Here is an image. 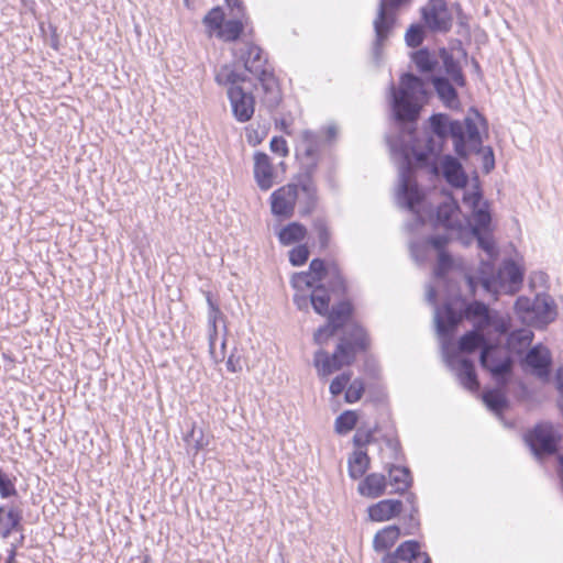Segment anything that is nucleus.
<instances>
[{
	"label": "nucleus",
	"instance_id": "1",
	"mask_svg": "<svg viewBox=\"0 0 563 563\" xmlns=\"http://www.w3.org/2000/svg\"><path fill=\"white\" fill-rule=\"evenodd\" d=\"M429 122L431 132H424L420 137L412 140L411 146H398L396 141L389 142L393 154L400 155V162L406 151L411 164L413 158L419 166L428 165L431 157L442 151L449 136L453 139L454 150L461 157H465L468 151H479L482 146L479 124L485 123L479 113L475 112L473 117H466L464 122L450 120L446 114L438 113L433 114Z\"/></svg>",
	"mask_w": 563,
	"mask_h": 563
},
{
	"label": "nucleus",
	"instance_id": "2",
	"mask_svg": "<svg viewBox=\"0 0 563 563\" xmlns=\"http://www.w3.org/2000/svg\"><path fill=\"white\" fill-rule=\"evenodd\" d=\"M462 201L471 211V220L462 221L457 203L448 199L437 209V223L448 230L445 235L450 239H476L478 247L487 254L489 260L494 258L497 255V249L493 236L489 203L483 198L477 180L464 190Z\"/></svg>",
	"mask_w": 563,
	"mask_h": 563
},
{
	"label": "nucleus",
	"instance_id": "3",
	"mask_svg": "<svg viewBox=\"0 0 563 563\" xmlns=\"http://www.w3.org/2000/svg\"><path fill=\"white\" fill-rule=\"evenodd\" d=\"M351 313V303L346 301L338 303L330 311L328 323L319 328L313 335L314 343L323 345L340 328L344 327L343 336L332 355L322 349L314 353L313 365L320 377H328L343 366L351 365L356 354L368 346V338L364 329L357 324L347 323Z\"/></svg>",
	"mask_w": 563,
	"mask_h": 563
},
{
	"label": "nucleus",
	"instance_id": "4",
	"mask_svg": "<svg viewBox=\"0 0 563 563\" xmlns=\"http://www.w3.org/2000/svg\"><path fill=\"white\" fill-rule=\"evenodd\" d=\"M461 321V316L445 303L442 307H434V322L438 335L441 338L442 354L445 364L450 369L454 371L460 384L471 391H475L479 387L473 362L467 358L460 357L451 350V336L456 325Z\"/></svg>",
	"mask_w": 563,
	"mask_h": 563
},
{
	"label": "nucleus",
	"instance_id": "5",
	"mask_svg": "<svg viewBox=\"0 0 563 563\" xmlns=\"http://www.w3.org/2000/svg\"><path fill=\"white\" fill-rule=\"evenodd\" d=\"M322 145V140L319 133L305 130L301 132L300 140L296 147V156L300 163L301 168L305 170V176L299 179L298 199L299 213L301 216L310 214L317 205V187L312 180L319 153Z\"/></svg>",
	"mask_w": 563,
	"mask_h": 563
},
{
	"label": "nucleus",
	"instance_id": "6",
	"mask_svg": "<svg viewBox=\"0 0 563 563\" xmlns=\"http://www.w3.org/2000/svg\"><path fill=\"white\" fill-rule=\"evenodd\" d=\"M246 75L236 68L235 64H227L216 73V81L227 87V96L230 101L232 114L240 123L250 121L255 111V99L252 91H246L242 84Z\"/></svg>",
	"mask_w": 563,
	"mask_h": 563
},
{
	"label": "nucleus",
	"instance_id": "7",
	"mask_svg": "<svg viewBox=\"0 0 563 563\" xmlns=\"http://www.w3.org/2000/svg\"><path fill=\"white\" fill-rule=\"evenodd\" d=\"M522 278L523 272L514 261L504 262L497 275H494V266L489 261H482L479 276H467V284L472 292H475L477 285H481L488 294L497 295L499 291L514 294L519 289Z\"/></svg>",
	"mask_w": 563,
	"mask_h": 563
},
{
	"label": "nucleus",
	"instance_id": "8",
	"mask_svg": "<svg viewBox=\"0 0 563 563\" xmlns=\"http://www.w3.org/2000/svg\"><path fill=\"white\" fill-rule=\"evenodd\" d=\"M426 95L424 84L419 77L404 74L398 89L394 85L390 86L391 109L396 120L416 121Z\"/></svg>",
	"mask_w": 563,
	"mask_h": 563
},
{
	"label": "nucleus",
	"instance_id": "9",
	"mask_svg": "<svg viewBox=\"0 0 563 563\" xmlns=\"http://www.w3.org/2000/svg\"><path fill=\"white\" fill-rule=\"evenodd\" d=\"M520 320L536 328H543L555 320L558 312L554 300L549 295H537L533 299L521 296L515 303Z\"/></svg>",
	"mask_w": 563,
	"mask_h": 563
},
{
	"label": "nucleus",
	"instance_id": "10",
	"mask_svg": "<svg viewBox=\"0 0 563 563\" xmlns=\"http://www.w3.org/2000/svg\"><path fill=\"white\" fill-rule=\"evenodd\" d=\"M412 0H379L377 15L373 22L375 41L374 56L378 58L384 43L388 40L396 23V13L405 7H409Z\"/></svg>",
	"mask_w": 563,
	"mask_h": 563
},
{
	"label": "nucleus",
	"instance_id": "11",
	"mask_svg": "<svg viewBox=\"0 0 563 563\" xmlns=\"http://www.w3.org/2000/svg\"><path fill=\"white\" fill-rule=\"evenodd\" d=\"M399 187L397 190V203L400 207L407 208L410 211L418 213L417 206L422 199V192L420 191L413 175V167L410 163V156L405 151L402 161L399 163ZM420 219V214H417Z\"/></svg>",
	"mask_w": 563,
	"mask_h": 563
},
{
	"label": "nucleus",
	"instance_id": "12",
	"mask_svg": "<svg viewBox=\"0 0 563 563\" xmlns=\"http://www.w3.org/2000/svg\"><path fill=\"white\" fill-rule=\"evenodd\" d=\"M526 442L538 460L553 455L558 451L560 435L551 424H538L526 435Z\"/></svg>",
	"mask_w": 563,
	"mask_h": 563
},
{
	"label": "nucleus",
	"instance_id": "13",
	"mask_svg": "<svg viewBox=\"0 0 563 563\" xmlns=\"http://www.w3.org/2000/svg\"><path fill=\"white\" fill-rule=\"evenodd\" d=\"M421 13L426 25L433 32H448L452 26V15L445 0H429Z\"/></svg>",
	"mask_w": 563,
	"mask_h": 563
},
{
	"label": "nucleus",
	"instance_id": "14",
	"mask_svg": "<svg viewBox=\"0 0 563 563\" xmlns=\"http://www.w3.org/2000/svg\"><path fill=\"white\" fill-rule=\"evenodd\" d=\"M298 199V186L288 184L275 190L271 196V208L275 216L290 218Z\"/></svg>",
	"mask_w": 563,
	"mask_h": 563
},
{
	"label": "nucleus",
	"instance_id": "15",
	"mask_svg": "<svg viewBox=\"0 0 563 563\" xmlns=\"http://www.w3.org/2000/svg\"><path fill=\"white\" fill-rule=\"evenodd\" d=\"M235 56L243 63L244 69L254 76L262 73V70L269 69L263 51L252 43H243Z\"/></svg>",
	"mask_w": 563,
	"mask_h": 563
},
{
	"label": "nucleus",
	"instance_id": "16",
	"mask_svg": "<svg viewBox=\"0 0 563 563\" xmlns=\"http://www.w3.org/2000/svg\"><path fill=\"white\" fill-rule=\"evenodd\" d=\"M496 349L495 346L485 345L481 352L479 362L482 367L488 369L494 378L500 383L505 384V375L508 374L511 369V361L509 358L499 361L495 357Z\"/></svg>",
	"mask_w": 563,
	"mask_h": 563
},
{
	"label": "nucleus",
	"instance_id": "17",
	"mask_svg": "<svg viewBox=\"0 0 563 563\" xmlns=\"http://www.w3.org/2000/svg\"><path fill=\"white\" fill-rule=\"evenodd\" d=\"M229 7L232 11V19L224 21L222 27L216 35L218 38L225 42L235 41L244 29L242 19L244 18L245 12L241 1H232Z\"/></svg>",
	"mask_w": 563,
	"mask_h": 563
},
{
	"label": "nucleus",
	"instance_id": "18",
	"mask_svg": "<svg viewBox=\"0 0 563 563\" xmlns=\"http://www.w3.org/2000/svg\"><path fill=\"white\" fill-rule=\"evenodd\" d=\"M255 77L258 79L263 90L262 102L268 109L276 108L282 100V92L273 70L271 68L262 70V73L255 75Z\"/></svg>",
	"mask_w": 563,
	"mask_h": 563
},
{
	"label": "nucleus",
	"instance_id": "19",
	"mask_svg": "<svg viewBox=\"0 0 563 563\" xmlns=\"http://www.w3.org/2000/svg\"><path fill=\"white\" fill-rule=\"evenodd\" d=\"M309 273H312V275L320 282L323 278H329L334 291H343L345 288L344 279L335 264L325 266L322 260L314 258L309 265Z\"/></svg>",
	"mask_w": 563,
	"mask_h": 563
},
{
	"label": "nucleus",
	"instance_id": "20",
	"mask_svg": "<svg viewBox=\"0 0 563 563\" xmlns=\"http://www.w3.org/2000/svg\"><path fill=\"white\" fill-rule=\"evenodd\" d=\"M441 172L445 180L453 187L466 189L467 176L462 164L453 156L445 155L441 161ZM470 186H467L468 188Z\"/></svg>",
	"mask_w": 563,
	"mask_h": 563
},
{
	"label": "nucleus",
	"instance_id": "21",
	"mask_svg": "<svg viewBox=\"0 0 563 563\" xmlns=\"http://www.w3.org/2000/svg\"><path fill=\"white\" fill-rule=\"evenodd\" d=\"M22 509L14 504L0 506V537L7 539L21 527Z\"/></svg>",
	"mask_w": 563,
	"mask_h": 563
},
{
	"label": "nucleus",
	"instance_id": "22",
	"mask_svg": "<svg viewBox=\"0 0 563 563\" xmlns=\"http://www.w3.org/2000/svg\"><path fill=\"white\" fill-rule=\"evenodd\" d=\"M254 177L262 190H268L274 185V172L267 154H254Z\"/></svg>",
	"mask_w": 563,
	"mask_h": 563
},
{
	"label": "nucleus",
	"instance_id": "23",
	"mask_svg": "<svg viewBox=\"0 0 563 563\" xmlns=\"http://www.w3.org/2000/svg\"><path fill=\"white\" fill-rule=\"evenodd\" d=\"M526 363L539 377H547L551 365V355L547 347L537 345L530 349L526 355Z\"/></svg>",
	"mask_w": 563,
	"mask_h": 563
},
{
	"label": "nucleus",
	"instance_id": "24",
	"mask_svg": "<svg viewBox=\"0 0 563 563\" xmlns=\"http://www.w3.org/2000/svg\"><path fill=\"white\" fill-rule=\"evenodd\" d=\"M453 239L448 238L446 235H435L431 236L428 242L438 251V263L434 269V274L437 278H442L444 274L452 267V258L444 251L445 245L452 241Z\"/></svg>",
	"mask_w": 563,
	"mask_h": 563
},
{
	"label": "nucleus",
	"instance_id": "25",
	"mask_svg": "<svg viewBox=\"0 0 563 563\" xmlns=\"http://www.w3.org/2000/svg\"><path fill=\"white\" fill-rule=\"evenodd\" d=\"M432 84L439 99L449 109H457L460 107V99L454 86L444 77L435 76L432 78Z\"/></svg>",
	"mask_w": 563,
	"mask_h": 563
},
{
	"label": "nucleus",
	"instance_id": "26",
	"mask_svg": "<svg viewBox=\"0 0 563 563\" xmlns=\"http://www.w3.org/2000/svg\"><path fill=\"white\" fill-rule=\"evenodd\" d=\"M402 503L397 499H385L368 508V516L373 521H386L401 511Z\"/></svg>",
	"mask_w": 563,
	"mask_h": 563
},
{
	"label": "nucleus",
	"instance_id": "27",
	"mask_svg": "<svg viewBox=\"0 0 563 563\" xmlns=\"http://www.w3.org/2000/svg\"><path fill=\"white\" fill-rule=\"evenodd\" d=\"M386 478L382 474L373 473L367 475L358 485V493L365 497L377 498L384 494Z\"/></svg>",
	"mask_w": 563,
	"mask_h": 563
},
{
	"label": "nucleus",
	"instance_id": "28",
	"mask_svg": "<svg viewBox=\"0 0 563 563\" xmlns=\"http://www.w3.org/2000/svg\"><path fill=\"white\" fill-rule=\"evenodd\" d=\"M207 302L209 306L208 311V331H209V349L210 354L213 356L216 361L218 360V356L214 351L216 341L218 339V321L222 319V312L218 308V306L212 301L210 296H207Z\"/></svg>",
	"mask_w": 563,
	"mask_h": 563
},
{
	"label": "nucleus",
	"instance_id": "29",
	"mask_svg": "<svg viewBox=\"0 0 563 563\" xmlns=\"http://www.w3.org/2000/svg\"><path fill=\"white\" fill-rule=\"evenodd\" d=\"M400 536V530L397 526H388L379 530L373 540L374 550L377 552L390 549Z\"/></svg>",
	"mask_w": 563,
	"mask_h": 563
},
{
	"label": "nucleus",
	"instance_id": "30",
	"mask_svg": "<svg viewBox=\"0 0 563 563\" xmlns=\"http://www.w3.org/2000/svg\"><path fill=\"white\" fill-rule=\"evenodd\" d=\"M349 475L353 479L361 478L369 467V457L366 452L356 450L349 457Z\"/></svg>",
	"mask_w": 563,
	"mask_h": 563
},
{
	"label": "nucleus",
	"instance_id": "31",
	"mask_svg": "<svg viewBox=\"0 0 563 563\" xmlns=\"http://www.w3.org/2000/svg\"><path fill=\"white\" fill-rule=\"evenodd\" d=\"M307 235V229L298 222H291L278 232V240L283 245H290L302 241Z\"/></svg>",
	"mask_w": 563,
	"mask_h": 563
},
{
	"label": "nucleus",
	"instance_id": "32",
	"mask_svg": "<svg viewBox=\"0 0 563 563\" xmlns=\"http://www.w3.org/2000/svg\"><path fill=\"white\" fill-rule=\"evenodd\" d=\"M483 330H478L477 328L473 331L465 333L459 341V350L460 352L471 353L476 349L483 347L485 345H490L485 336L482 333Z\"/></svg>",
	"mask_w": 563,
	"mask_h": 563
},
{
	"label": "nucleus",
	"instance_id": "33",
	"mask_svg": "<svg viewBox=\"0 0 563 563\" xmlns=\"http://www.w3.org/2000/svg\"><path fill=\"white\" fill-rule=\"evenodd\" d=\"M441 58L443 62V66L446 75L451 78V80L460 87L465 86V77L462 73L461 66L454 57L448 53L445 49H441Z\"/></svg>",
	"mask_w": 563,
	"mask_h": 563
},
{
	"label": "nucleus",
	"instance_id": "34",
	"mask_svg": "<svg viewBox=\"0 0 563 563\" xmlns=\"http://www.w3.org/2000/svg\"><path fill=\"white\" fill-rule=\"evenodd\" d=\"M467 317L478 318V321L475 325L478 330H484L488 325L493 323L492 316L489 313V309L487 305L482 301H473L466 308Z\"/></svg>",
	"mask_w": 563,
	"mask_h": 563
},
{
	"label": "nucleus",
	"instance_id": "35",
	"mask_svg": "<svg viewBox=\"0 0 563 563\" xmlns=\"http://www.w3.org/2000/svg\"><path fill=\"white\" fill-rule=\"evenodd\" d=\"M390 483L395 486V490L402 493L411 485L410 472L407 467H399L390 464L388 467Z\"/></svg>",
	"mask_w": 563,
	"mask_h": 563
},
{
	"label": "nucleus",
	"instance_id": "36",
	"mask_svg": "<svg viewBox=\"0 0 563 563\" xmlns=\"http://www.w3.org/2000/svg\"><path fill=\"white\" fill-rule=\"evenodd\" d=\"M482 398L487 408L496 415H500L501 411L507 407L506 396L498 389H490L485 391Z\"/></svg>",
	"mask_w": 563,
	"mask_h": 563
},
{
	"label": "nucleus",
	"instance_id": "37",
	"mask_svg": "<svg viewBox=\"0 0 563 563\" xmlns=\"http://www.w3.org/2000/svg\"><path fill=\"white\" fill-rule=\"evenodd\" d=\"M310 302L314 311L319 314L325 316L329 312L330 296L321 286L314 287L310 292Z\"/></svg>",
	"mask_w": 563,
	"mask_h": 563
},
{
	"label": "nucleus",
	"instance_id": "38",
	"mask_svg": "<svg viewBox=\"0 0 563 563\" xmlns=\"http://www.w3.org/2000/svg\"><path fill=\"white\" fill-rule=\"evenodd\" d=\"M412 60L421 73L432 71L438 65V58L427 48H421L413 53Z\"/></svg>",
	"mask_w": 563,
	"mask_h": 563
},
{
	"label": "nucleus",
	"instance_id": "39",
	"mask_svg": "<svg viewBox=\"0 0 563 563\" xmlns=\"http://www.w3.org/2000/svg\"><path fill=\"white\" fill-rule=\"evenodd\" d=\"M420 553L421 551L419 542L409 540L401 543L396 549L391 558L412 563Z\"/></svg>",
	"mask_w": 563,
	"mask_h": 563
},
{
	"label": "nucleus",
	"instance_id": "40",
	"mask_svg": "<svg viewBox=\"0 0 563 563\" xmlns=\"http://www.w3.org/2000/svg\"><path fill=\"white\" fill-rule=\"evenodd\" d=\"M224 23V13L220 7L211 9L203 18V24L210 36H216Z\"/></svg>",
	"mask_w": 563,
	"mask_h": 563
},
{
	"label": "nucleus",
	"instance_id": "41",
	"mask_svg": "<svg viewBox=\"0 0 563 563\" xmlns=\"http://www.w3.org/2000/svg\"><path fill=\"white\" fill-rule=\"evenodd\" d=\"M383 459H386L387 465L393 464V462L400 461L401 459V448L399 440L395 437H385L384 438V446L382 448Z\"/></svg>",
	"mask_w": 563,
	"mask_h": 563
},
{
	"label": "nucleus",
	"instance_id": "42",
	"mask_svg": "<svg viewBox=\"0 0 563 563\" xmlns=\"http://www.w3.org/2000/svg\"><path fill=\"white\" fill-rule=\"evenodd\" d=\"M312 273L301 272L297 273L291 278V285L297 291H307L310 288L314 287L317 283H319Z\"/></svg>",
	"mask_w": 563,
	"mask_h": 563
},
{
	"label": "nucleus",
	"instance_id": "43",
	"mask_svg": "<svg viewBox=\"0 0 563 563\" xmlns=\"http://www.w3.org/2000/svg\"><path fill=\"white\" fill-rule=\"evenodd\" d=\"M357 422V416L354 411L347 410L335 419V431L345 434L353 430Z\"/></svg>",
	"mask_w": 563,
	"mask_h": 563
},
{
	"label": "nucleus",
	"instance_id": "44",
	"mask_svg": "<svg viewBox=\"0 0 563 563\" xmlns=\"http://www.w3.org/2000/svg\"><path fill=\"white\" fill-rule=\"evenodd\" d=\"M423 37V27L419 24H412L406 32L405 41L409 47H417L422 43Z\"/></svg>",
	"mask_w": 563,
	"mask_h": 563
},
{
	"label": "nucleus",
	"instance_id": "45",
	"mask_svg": "<svg viewBox=\"0 0 563 563\" xmlns=\"http://www.w3.org/2000/svg\"><path fill=\"white\" fill-rule=\"evenodd\" d=\"M364 389H365L364 382L360 378L354 379L349 385V387L345 391L346 402L353 404V402L358 401L362 398Z\"/></svg>",
	"mask_w": 563,
	"mask_h": 563
},
{
	"label": "nucleus",
	"instance_id": "46",
	"mask_svg": "<svg viewBox=\"0 0 563 563\" xmlns=\"http://www.w3.org/2000/svg\"><path fill=\"white\" fill-rule=\"evenodd\" d=\"M352 374L351 372H344L341 375H338L330 384V393L333 396H339L346 387V385L351 382Z\"/></svg>",
	"mask_w": 563,
	"mask_h": 563
},
{
	"label": "nucleus",
	"instance_id": "47",
	"mask_svg": "<svg viewBox=\"0 0 563 563\" xmlns=\"http://www.w3.org/2000/svg\"><path fill=\"white\" fill-rule=\"evenodd\" d=\"M309 257V250L306 245H298L289 251V261L294 266L303 265Z\"/></svg>",
	"mask_w": 563,
	"mask_h": 563
},
{
	"label": "nucleus",
	"instance_id": "48",
	"mask_svg": "<svg viewBox=\"0 0 563 563\" xmlns=\"http://www.w3.org/2000/svg\"><path fill=\"white\" fill-rule=\"evenodd\" d=\"M16 495L14 483L9 476L0 468V496L2 498H9Z\"/></svg>",
	"mask_w": 563,
	"mask_h": 563
},
{
	"label": "nucleus",
	"instance_id": "49",
	"mask_svg": "<svg viewBox=\"0 0 563 563\" xmlns=\"http://www.w3.org/2000/svg\"><path fill=\"white\" fill-rule=\"evenodd\" d=\"M313 228L318 233L320 245L322 247H325L330 240V233L328 230L327 222L323 219L318 218L313 222Z\"/></svg>",
	"mask_w": 563,
	"mask_h": 563
},
{
	"label": "nucleus",
	"instance_id": "50",
	"mask_svg": "<svg viewBox=\"0 0 563 563\" xmlns=\"http://www.w3.org/2000/svg\"><path fill=\"white\" fill-rule=\"evenodd\" d=\"M269 146H271L272 152H274L283 157L288 155L287 142L282 136H274L271 140Z\"/></svg>",
	"mask_w": 563,
	"mask_h": 563
},
{
	"label": "nucleus",
	"instance_id": "51",
	"mask_svg": "<svg viewBox=\"0 0 563 563\" xmlns=\"http://www.w3.org/2000/svg\"><path fill=\"white\" fill-rule=\"evenodd\" d=\"M373 434L371 431H361L357 430L353 437L354 445L361 450L363 446L367 445L372 441Z\"/></svg>",
	"mask_w": 563,
	"mask_h": 563
},
{
	"label": "nucleus",
	"instance_id": "52",
	"mask_svg": "<svg viewBox=\"0 0 563 563\" xmlns=\"http://www.w3.org/2000/svg\"><path fill=\"white\" fill-rule=\"evenodd\" d=\"M294 302L298 309L305 310L308 309L310 302V294H306V291H297L294 295Z\"/></svg>",
	"mask_w": 563,
	"mask_h": 563
},
{
	"label": "nucleus",
	"instance_id": "53",
	"mask_svg": "<svg viewBox=\"0 0 563 563\" xmlns=\"http://www.w3.org/2000/svg\"><path fill=\"white\" fill-rule=\"evenodd\" d=\"M227 368L232 373H238L242 371V360L240 355H236L234 352L230 354L227 361Z\"/></svg>",
	"mask_w": 563,
	"mask_h": 563
},
{
	"label": "nucleus",
	"instance_id": "54",
	"mask_svg": "<svg viewBox=\"0 0 563 563\" xmlns=\"http://www.w3.org/2000/svg\"><path fill=\"white\" fill-rule=\"evenodd\" d=\"M495 166V158L492 147H486L483 153V167L489 173Z\"/></svg>",
	"mask_w": 563,
	"mask_h": 563
},
{
	"label": "nucleus",
	"instance_id": "55",
	"mask_svg": "<svg viewBox=\"0 0 563 563\" xmlns=\"http://www.w3.org/2000/svg\"><path fill=\"white\" fill-rule=\"evenodd\" d=\"M410 252L416 262L421 263L424 261V246L423 245H421L419 243H411Z\"/></svg>",
	"mask_w": 563,
	"mask_h": 563
},
{
	"label": "nucleus",
	"instance_id": "56",
	"mask_svg": "<svg viewBox=\"0 0 563 563\" xmlns=\"http://www.w3.org/2000/svg\"><path fill=\"white\" fill-rule=\"evenodd\" d=\"M532 336H533V334L529 330H520L517 333H512L511 334V339L512 340L516 339V340L520 341L523 344H529L531 342V340H532Z\"/></svg>",
	"mask_w": 563,
	"mask_h": 563
},
{
	"label": "nucleus",
	"instance_id": "57",
	"mask_svg": "<svg viewBox=\"0 0 563 563\" xmlns=\"http://www.w3.org/2000/svg\"><path fill=\"white\" fill-rule=\"evenodd\" d=\"M195 434H196V429L192 428L190 434L186 438V441L188 442L189 445H192V448L195 449V451H199L201 448H203V442L200 440H195Z\"/></svg>",
	"mask_w": 563,
	"mask_h": 563
},
{
	"label": "nucleus",
	"instance_id": "58",
	"mask_svg": "<svg viewBox=\"0 0 563 563\" xmlns=\"http://www.w3.org/2000/svg\"><path fill=\"white\" fill-rule=\"evenodd\" d=\"M246 137L247 142L252 145H256L262 141V137L258 136L257 132L254 130L246 129Z\"/></svg>",
	"mask_w": 563,
	"mask_h": 563
},
{
	"label": "nucleus",
	"instance_id": "59",
	"mask_svg": "<svg viewBox=\"0 0 563 563\" xmlns=\"http://www.w3.org/2000/svg\"><path fill=\"white\" fill-rule=\"evenodd\" d=\"M15 558H16V547L14 544H12L8 551V558L5 560V563H16Z\"/></svg>",
	"mask_w": 563,
	"mask_h": 563
},
{
	"label": "nucleus",
	"instance_id": "60",
	"mask_svg": "<svg viewBox=\"0 0 563 563\" xmlns=\"http://www.w3.org/2000/svg\"><path fill=\"white\" fill-rule=\"evenodd\" d=\"M437 291L432 286H429L427 289V300L429 303L435 306Z\"/></svg>",
	"mask_w": 563,
	"mask_h": 563
},
{
	"label": "nucleus",
	"instance_id": "61",
	"mask_svg": "<svg viewBox=\"0 0 563 563\" xmlns=\"http://www.w3.org/2000/svg\"><path fill=\"white\" fill-rule=\"evenodd\" d=\"M407 500H408V503H410L412 505V511H411V515H410V519L413 521L415 520V515L418 512V509L415 506L416 496L412 495V494H409L408 497H407Z\"/></svg>",
	"mask_w": 563,
	"mask_h": 563
},
{
	"label": "nucleus",
	"instance_id": "62",
	"mask_svg": "<svg viewBox=\"0 0 563 563\" xmlns=\"http://www.w3.org/2000/svg\"><path fill=\"white\" fill-rule=\"evenodd\" d=\"M412 563H431V559L426 552H421Z\"/></svg>",
	"mask_w": 563,
	"mask_h": 563
},
{
	"label": "nucleus",
	"instance_id": "63",
	"mask_svg": "<svg viewBox=\"0 0 563 563\" xmlns=\"http://www.w3.org/2000/svg\"><path fill=\"white\" fill-rule=\"evenodd\" d=\"M336 128L334 125H329L327 129H325V134H327V139L329 141L333 140L335 136H336Z\"/></svg>",
	"mask_w": 563,
	"mask_h": 563
},
{
	"label": "nucleus",
	"instance_id": "64",
	"mask_svg": "<svg viewBox=\"0 0 563 563\" xmlns=\"http://www.w3.org/2000/svg\"><path fill=\"white\" fill-rule=\"evenodd\" d=\"M148 562H150L148 556H145L142 563H148Z\"/></svg>",
	"mask_w": 563,
	"mask_h": 563
}]
</instances>
